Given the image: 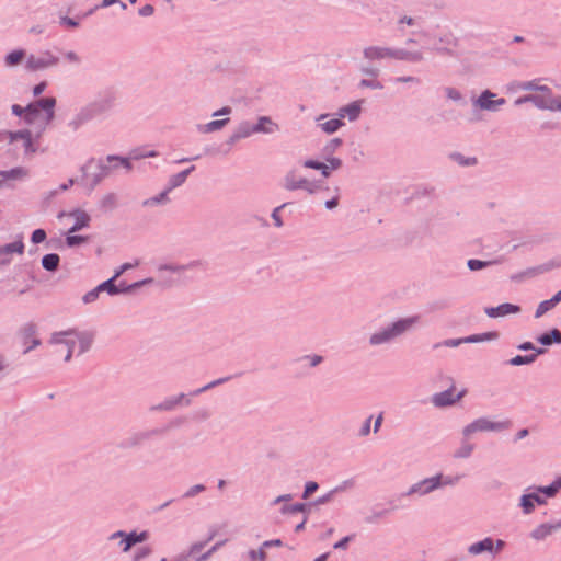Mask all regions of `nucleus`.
<instances>
[{"instance_id": "obj_1", "label": "nucleus", "mask_w": 561, "mask_h": 561, "mask_svg": "<svg viewBox=\"0 0 561 561\" xmlns=\"http://www.w3.org/2000/svg\"><path fill=\"white\" fill-rule=\"evenodd\" d=\"M93 336L90 333H79L75 330L58 332L51 336L50 342L55 344H66L68 347L65 360H69L75 351V344L79 343V353L88 351L92 344Z\"/></svg>"}, {"instance_id": "obj_2", "label": "nucleus", "mask_w": 561, "mask_h": 561, "mask_svg": "<svg viewBox=\"0 0 561 561\" xmlns=\"http://www.w3.org/2000/svg\"><path fill=\"white\" fill-rule=\"evenodd\" d=\"M56 100L45 98L25 107V121L28 124L39 122L42 126L48 125L54 118Z\"/></svg>"}, {"instance_id": "obj_3", "label": "nucleus", "mask_w": 561, "mask_h": 561, "mask_svg": "<svg viewBox=\"0 0 561 561\" xmlns=\"http://www.w3.org/2000/svg\"><path fill=\"white\" fill-rule=\"evenodd\" d=\"M417 321H419V317H416V316L399 320L396 323H393L391 328H389L380 333L374 334L370 337V343L371 344H380V343L387 342V341L402 334L407 330H409Z\"/></svg>"}, {"instance_id": "obj_4", "label": "nucleus", "mask_w": 561, "mask_h": 561, "mask_svg": "<svg viewBox=\"0 0 561 561\" xmlns=\"http://www.w3.org/2000/svg\"><path fill=\"white\" fill-rule=\"evenodd\" d=\"M510 422H493L488 419L481 417L467 425L463 428V435L466 437H469L477 432H496L507 428Z\"/></svg>"}, {"instance_id": "obj_5", "label": "nucleus", "mask_w": 561, "mask_h": 561, "mask_svg": "<svg viewBox=\"0 0 561 561\" xmlns=\"http://www.w3.org/2000/svg\"><path fill=\"white\" fill-rule=\"evenodd\" d=\"M24 253L23 237L20 236L15 241L0 247V265L9 264L14 254L22 255Z\"/></svg>"}, {"instance_id": "obj_6", "label": "nucleus", "mask_w": 561, "mask_h": 561, "mask_svg": "<svg viewBox=\"0 0 561 561\" xmlns=\"http://www.w3.org/2000/svg\"><path fill=\"white\" fill-rule=\"evenodd\" d=\"M58 62V58L53 56L49 53H46L42 57H36L34 55H30L26 58L25 67L31 71L41 70L50 66H55Z\"/></svg>"}, {"instance_id": "obj_7", "label": "nucleus", "mask_w": 561, "mask_h": 561, "mask_svg": "<svg viewBox=\"0 0 561 561\" xmlns=\"http://www.w3.org/2000/svg\"><path fill=\"white\" fill-rule=\"evenodd\" d=\"M364 56L367 59L376 60V59H383V58H408L407 56H403L400 51H393L386 47H377L371 46L364 49Z\"/></svg>"}, {"instance_id": "obj_8", "label": "nucleus", "mask_w": 561, "mask_h": 561, "mask_svg": "<svg viewBox=\"0 0 561 561\" xmlns=\"http://www.w3.org/2000/svg\"><path fill=\"white\" fill-rule=\"evenodd\" d=\"M534 96H537L543 103L536 104L538 107L561 111V99H553L551 91L546 85H540Z\"/></svg>"}, {"instance_id": "obj_9", "label": "nucleus", "mask_w": 561, "mask_h": 561, "mask_svg": "<svg viewBox=\"0 0 561 561\" xmlns=\"http://www.w3.org/2000/svg\"><path fill=\"white\" fill-rule=\"evenodd\" d=\"M285 187L289 191L294 190H306L309 193H313L316 187L307 179L298 176L295 172H290L285 178Z\"/></svg>"}, {"instance_id": "obj_10", "label": "nucleus", "mask_w": 561, "mask_h": 561, "mask_svg": "<svg viewBox=\"0 0 561 561\" xmlns=\"http://www.w3.org/2000/svg\"><path fill=\"white\" fill-rule=\"evenodd\" d=\"M466 394V389L461 390L457 396L454 394V387L433 396L432 401L436 407H446L460 400Z\"/></svg>"}, {"instance_id": "obj_11", "label": "nucleus", "mask_w": 561, "mask_h": 561, "mask_svg": "<svg viewBox=\"0 0 561 561\" xmlns=\"http://www.w3.org/2000/svg\"><path fill=\"white\" fill-rule=\"evenodd\" d=\"M440 479H442V476H436V477H433L430 479H425L422 482L413 485L410 489L409 494L416 493V492L422 493V494L428 493V492L437 489L439 485H442Z\"/></svg>"}, {"instance_id": "obj_12", "label": "nucleus", "mask_w": 561, "mask_h": 561, "mask_svg": "<svg viewBox=\"0 0 561 561\" xmlns=\"http://www.w3.org/2000/svg\"><path fill=\"white\" fill-rule=\"evenodd\" d=\"M495 96V94H493L492 92L490 91H484L480 96L479 99L477 100L476 104L482 108V110H489V111H493L495 110L497 106L500 105H503L505 103V100L504 99H497L495 101H493L492 99Z\"/></svg>"}, {"instance_id": "obj_13", "label": "nucleus", "mask_w": 561, "mask_h": 561, "mask_svg": "<svg viewBox=\"0 0 561 561\" xmlns=\"http://www.w3.org/2000/svg\"><path fill=\"white\" fill-rule=\"evenodd\" d=\"M485 312L491 318H499L504 317L510 313H517L519 312V307L512 304H502L497 307H492L485 309Z\"/></svg>"}, {"instance_id": "obj_14", "label": "nucleus", "mask_w": 561, "mask_h": 561, "mask_svg": "<svg viewBox=\"0 0 561 561\" xmlns=\"http://www.w3.org/2000/svg\"><path fill=\"white\" fill-rule=\"evenodd\" d=\"M497 336L496 333H485L482 335H471L469 337H466L465 340H449L445 342L446 346H458L461 342L466 343H474V342H482L485 340H492Z\"/></svg>"}, {"instance_id": "obj_15", "label": "nucleus", "mask_w": 561, "mask_h": 561, "mask_svg": "<svg viewBox=\"0 0 561 561\" xmlns=\"http://www.w3.org/2000/svg\"><path fill=\"white\" fill-rule=\"evenodd\" d=\"M70 216L75 218V225L69 230L70 233L87 227L90 222V216L83 210H76Z\"/></svg>"}, {"instance_id": "obj_16", "label": "nucleus", "mask_w": 561, "mask_h": 561, "mask_svg": "<svg viewBox=\"0 0 561 561\" xmlns=\"http://www.w3.org/2000/svg\"><path fill=\"white\" fill-rule=\"evenodd\" d=\"M468 550L471 554H479L485 551L493 552L494 541L492 538H485L479 542L471 545Z\"/></svg>"}, {"instance_id": "obj_17", "label": "nucleus", "mask_w": 561, "mask_h": 561, "mask_svg": "<svg viewBox=\"0 0 561 561\" xmlns=\"http://www.w3.org/2000/svg\"><path fill=\"white\" fill-rule=\"evenodd\" d=\"M22 332L25 340V344H27V342L31 341V345L26 347L25 353L41 344L39 340L36 339V328L34 324L25 325Z\"/></svg>"}, {"instance_id": "obj_18", "label": "nucleus", "mask_w": 561, "mask_h": 561, "mask_svg": "<svg viewBox=\"0 0 561 561\" xmlns=\"http://www.w3.org/2000/svg\"><path fill=\"white\" fill-rule=\"evenodd\" d=\"M543 504L545 500H542L537 493L525 494L522 497V507L526 514L530 513L535 507V504Z\"/></svg>"}, {"instance_id": "obj_19", "label": "nucleus", "mask_w": 561, "mask_h": 561, "mask_svg": "<svg viewBox=\"0 0 561 561\" xmlns=\"http://www.w3.org/2000/svg\"><path fill=\"white\" fill-rule=\"evenodd\" d=\"M360 113V102H353L344 107H342L339 112L340 118L347 117L350 121H354L358 117Z\"/></svg>"}, {"instance_id": "obj_20", "label": "nucleus", "mask_w": 561, "mask_h": 561, "mask_svg": "<svg viewBox=\"0 0 561 561\" xmlns=\"http://www.w3.org/2000/svg\"><path fill=\"white\" fill-rule=\"evenodd\" d=\"M277 128V126L268 118L261 117L259 123L252 128L253 133H272Z\"/></svg>"}, {"instance_id": "obj_21", "label": "nucleus", "mask_w": 561, "mask_h": 561, "mask_svg": "<svg viewBox=\"0 0 561 561\" xmlns=\"http://www.w3.org/2000/svg\"><path fill=\"white\" fill-rule=\"evenodd\" d=\"M538 342L543 345H550L552 343H561V333L559 330L553 329L550 333L542 334L538 337Z\"/></svg>"}, {"instance_id": "obj_22", "label": "nucleus", "mask_w": 561, "mask_h": 561, "mask_svg": "<svg viewBox=\"0 0 561 561\" xmlns=\"http://www.w3.org/2000/svg\"><path fill=\"white\" fill-rule=\"evenodd\" d=\"M342 125H343V122L341 118H332L324 123L319 124L320 128L327 134L335 133Z\"/></svg>"}, {"instance_id": "obj_23", "label": "nucleus", "mask_w": 561, "mask_h": 561, "mask_svg": "<svg viewBox=\"0 0 561 561\" xmlns=\"http://www.w3.org/2000/svg\"><path fill=\"white\" fill-rule=\"evenodd\" d=\"M554 526L551 525H540L536 529L533 530L531 537L536 540H541L548 537L554 529Z\"/></svg>"}, {"instance_id": "obj_24", "label": "nucleus", "mask_w": 561, "mask_h": 561, "mask_svg": "<svg viewBox=\"0 0 561 561\" xmlns=\"http://www.w3.org/2000/svg\"><path fill=\"white\" fill-rule=\"evenodd\" d=\"M59 264V256L57 254H46L42 259V265L47 271H55Z\"/></svg>"}, {"instance_id": "obj_25", "label": "nucleus", "mask_w": 561, "mask_h": 561, "mask_svg": "<svg viewBox=\"0 0 561 561\" xmlns=\"http://www.w3.org/2000/svg\"><path fill=\"white\" fill-rule=\"evenodd\" d=\"M25 58V51L22 49L13 50L5 57L7 66L13 67L19 65Z\"/></svg>"}, {"instance_id": "obj_26", "label": "nucleus", "mask_w": 561, "mask_h": 561, "mask_svg": "<svg viewBox=\"0 0 561 561\" xmlns=\"http://www.w3.org/2000/svg\"><path fill=\"white\" fill-rule=\"evenodd\" d=\"M195 169V167H191L175 175H173L170 180L171 188L180 186L183 184L187 178V175Z\"/></svg>"}, {"instance_id": "obj_27", "label": "nucleus", "mask_w": 561, "mask_h": 561, "mask_svg": "<svg viewBox=\"0 0 561 561\" xmlns=\"http://www.w3.org/2000/svg\"><path fill=\"white\" fill-rule=\"evenodd\" d=\"M26 175V171L22 168H15L10 171H1L0 176L2 181L20 179Z\"/></svg>"}, {"instance_id": "obj_28", "label": "nucleus", "mask_w": 561, "mask_h": 561, "mask_svg": "<svg viewBox=\"0 0 561 561\" xmlns=\"http://www.w3.org/2000/svg\"><path fill=\"white\" fill-rule=\"evenodd\" d=\"M558 302L554 301V297H552L551 299L549 300H545L539 304L537 310H536V313H535V317L536 318H540L541 316H543L547 311H549L550 309H552Z\"/></svg>"}, {"instance_id": "obj_29", "label": "nucleus", "mask_w": 561, "mask_h": 561, "mask_svg": "<svg viewBox=\"0 0 561 561\" xmlns=\"http://www.w3.org/2000/svg\"><path fill=\"white\" fill-rule=\"evenodd\" d=\"M115 279L116 278H114V276H113L112 278L103 282L102 284H100L98 286V290L107 291L111 295L117 294L118 289H117V287L114 284Z\"/></svg>"}, {"instance_id": "obj_30", "label": "nucleus", "mask_w": 561, "mask_h": 561, "mask_svg": "<svg viewBox=\"0 0 561 561\" xmlns=\"http://www.w3.org/2000/svg\"><path fill=\"white\" fill-rule=\"evenodd\" d=\"M23 139L25 149L28 151H33L32 149V139H31V133L28 130L25 131H19L12 135V140L15 139Z\"/></svg>"}, {"instance_id": "obj_31", "label": "nucleus", "mask_w": 561, "mask_h": 561, "mask_svg": "<svg viewBox=\"0 0 561 561\" xmlns=\"http://www.w3.org/2000/svg\"><path fill=\"white\" fill-rule=\"evenodd\" d=\"M536 356H537V354H531V355H527V356L517 355L510 360V364L513 366L529 364L535 360Z\"/></svg>"}, {"instance_id": "obj_32", "label": "nucleus", "mask_w": 561, "mask_h": 561, "mask_svg": "<svg viewBox=\"0 0 561 561\" xmlns=\"http://www.w3.org/2000/svg\"><path fill=\"white\" fill-rule=\"evenodd\" d=\"M127 536V540L134 546L136 543H139V542H144L145 540L148 539V533L147 531H141L139 534L133 531Z\"/></svg>"}, {"instance_id": "obj_33", "label": "nucleus", "mask_w": 561, "mask_h": 561, "mask_svg": "<svg viewBox=\"0 0 561 561\" xmlns=\"http://www.w3.org/2000/svg\"><path fill=\"white\" fill-rule=\"evenodd\" d=\"M561 488V479L554 481L552 484H550L547 488L540 489V491L548 497L553 496L559 489Z\"/></svg>"}, {"instance_id": "obj_34", "label": "nucleus", "mask_w": 561, "mask_h": 561, "mask_svg": "<svg viewBox=\"0 0 561 561\" xmlns=\"http://www.w3.org/2000/svg\"><path fill=\"white\" fill-rule=\"evenodd\" d=\"M228 119H218V121H211L206 125V130L214 131L220 129L222 126L226 125Z\"/></svg>"}, {"instance_id": "obj_35", "label": "nucleus", "mask_w": 561, "mask_h": 561, "mask_svg": "<svg viewBox=\"0 0 561 561\" xmlns=\"http://www.w3.org/2000/svg\"><path fill=\"white\" fill-rule=\"evenodd\" d=\"M46 239V232L43 229H36L32 233V242L41 243Z\"/></svg>"}, {"instance_id": "obj_36", "label": "nucleus", "mask_w": 561, "mask_h": 561, "mask_svg": "<svg viewBox=\"0 0 561 561\" xmlns=\"http://www.w3.org/2000/svg\"><path fill=\"white\" fill-rule=\"evenodd\" d=\"M117 536L124 537L121 543L123 545V551L127 552L133 547V545L127 540V536L123 531H117L113 534L112 538H115Z\"/></svg>"}, {"instance_id": "obj_37", "label": "nucleus", "mask_w": 561, "mask_h": 561, "mask_svg": "<svg viewBox=\"0 0 561 561\" xmlns=\"http://www.w3.org/2000/svg\"><path fill=\"white\" fill-rule=\"evenodd\" d=\"M489 263L480 260H469L468 267L472 271L481 270L485 267Z\"/></svg>"}, {"instance_id": "obj_38", "label": "nucleus", "mask_w": 561, "mask_h": 561, "mask_svg": "<svg viewBox=\"0 0 561 561\" xmlns=\"http://www.w3.org/2000/svg\"><path fill=\"white\" fill-rule=\"evenodd\" d=\"M84 241H85V238L81 237V236H68L67 239H66V243L69 247L78 245V244H80V243H82Z\"/></svg>"}, {"instance_id": "obj_39", "label": "nucleus", "mask_w": 561, "mask_h": 561, "mask_svg": "<svg viewBox=\"0 0 561 561\" xmlns=\"http://www.w3.org/2000/svg\"><path fill=\"white\" fill-rule=\"evenodd\" d=\"M250 557H251V559H252V560H254V561H256V560H259V561H264V560H265V558H266V553H265V551H264V548L262 547V548H261V549H259V550H252V551L250 552Z\"/></svg>"}, {"instance_id": "obj_40", "label": "nucleus", "mask_w": 561, "mask_h": 561, "mask_svg": "<svg viewBox=\"0 0 561 561\" xmlns=\"http://www.w3.org/2000/svg\"><path fill=\"white\" fill-rule=\"evenodd\" d=\"M100 293H101V290H98V287H95L93 290L87 293L83 296V301L85 304L93 302L98 298Z\"/></svg>"}, {"instance_id": "obj_41", "label": "nucleus", "mask_w": 561, "mask_h": 561, "mask_svg": "<svg viewBox=\"0 0 561 561\" xmlns=\"http://www.w3.org/2000/svg\"><path fill=\"white\" fill-rule=\"evenodd\" d=\"M525 102H533L535 104H543L540 100H538L537 96H534V94L519 98L518 100H516L515 104L519 105Z\"/></svg>"}, {"instance_id": "obj_42", "label": "nucleus", "mask_w": 561, "mask_h": 561, "mask_svg": "<svg viewBox=\"0 0 561 561\" xmlns=\"http://www.w3.org/2000/svg\"><path fill=\"white\" fill-rule=\"evenodd\" d=\"M517 88L520 90H534L537 92L540 85H538L535 81H527L519 83Z\"/></svg>"}, {"instance_id": "obj_43", "label": "nucleus", "mask_w": 561, "mask_h": 561, "mask_svg": "<svg viewBox=\"0 0 561 561\" xmlns=\"http://www.w3.org/2000/svg\"><path fill=\"white\" fill-rule=\"evenodd\" d=\"M318 490V484L316 482H308L305 488L304 499H308L313 492Z\"/></svg>"}, {"instance_id": "obj_44", "label": "nucleus", "mask_w": 561, "mask_h": 561, "mask_svg": "<svg viewBox=\"0 0 561 561\" xmlns=\"http://www.w3.org/2000/svg\"><path fill=\"white\" fill-rule=\"evenodd\" d=\"M150 553L151 549L149 547H144L136 552L134 561H139L141 558L148 557Z\"/></svg>"}, {"instance_id": "obj_45", "label": "nucleus", "mask_w": 561, "mask_h": 561, "mask_svg": "<svg viewBox=\"0 0 561 561\" xmlns=\"http://www.w3.org/2000/svg\"><path fill=\"white\" fill-rule=\"evenodd\" d=\"M138 265V262H135L134 264L131 263H125L123 264L118 271H116V273L114 274V278H118L125 271L129 270V268H133L135 266Z\"/></svg>"}, {"instance_id": "obj_46", "label": "nucleus", "mask_w": 561, "mask_h": 561, "mask_svg": "<svg viewBox=\"0 0 561 561\" xmlns=\"http://www.w3.org/2000/svg\"><path fill=\"white\" fill-rule=\"evenodd\" d=\"M305 508H306V505L299 503V504H295V505L285 507L284 512L285 513H298V512H304Z\"/></svg>"}, {"instance_id": "obj_47", "label": "nucleus", "mask_w": 561, "mask_h": 561, "mask_svg": "<svg viewBox=\"0 0 561 561\" xmlns=\"http://www.w3.org/2000/svg\"><path fill=\"white\" fill-rule=\"evenodd\" d=\"M108 161L110 162L117 161L122 167L126 168L127 170H129L131 168L129 160L125 159V158L108 157Z\"/></svg>"}, {"instance_id": "obj_48", "label": "nucleus", "mask_w": 561, "mask_h": 561, "mask_svg": "<svg viewBox=\"0 0 561 561\" xmlns=\"http://www.w3.org/2000/svg\"><path fill=\"white\" fill-rule=\"evenodd\" d=\"M322 164L321 162H318V161H314V160H306L304 162V165L306 168H310V169H316V170H319L322 168Z\"/></svg>"}, {"instance_id": "obj_49", "label": "nucleus", "mask_w": 561, "mask_h": 561, "mask_svg": "<svg viewBox=\"0 0 561 561\" xmlns=\"http://www.w3.org/2000/svg\"><path fill=\"white\" fill-rule=\"evenodd\" d=\"M154 12V9L151 4H146L144 5L140 10H139V13L142 15V16H149L151 15L152 13Z\"/></svg>"}, {"instance_id": "obj_50", "label": "nucleus", "mask_w": 561, "mask_h": 561, "mask_svg": "<svg viewBox=\"0 0 561 561\" xmlns=\"http://www.w3.org/2000/svg\"><path fill=\"white\" fill-rule=\"evenodd\" d=\"M226 380H228V378H225V379H218V380H216V381H213V382L208 383L207 386L203 387L202 389L197 390V391H196V393H201V392H203V391H205V390H207V389H210V388H213V387H215V386H217V385L222 383V382H224V381H226Z\"/></svg>"}, {"instance_id": "obj_51", "label": "nucleus", "mask_w": 561, "mask_h": 561, "mask_svg": "<svg viewBox=\"0 0 561 561\" xmlns=\"http://www.w3.org/2000/svg\"><path fill=\"white\" fill-rule=\"evenodd\" d=\"M342 162L340 159L337 158H331L328 160V165L330 167L331 170H336L341 167Z\"/></svg>"}, {"instance_id": "obj_52", "label": "nucleus", "mask_w": 561, "mask_h": 561, "mask_svg": "<svg viewBox=\"0 0 561 561\" xmlns=\"http://www.w3.org/2000/svg\"><path fill=\"white\" fill-rule=\"evenodd\" d=\"M204 485L202 484H197L195 486H193L190 491H187V493L185 494L186 496H194L195 494L204 491Z\"/></svg>"}, {"instance_id": "obj_53", "label": "nucleus", "mask_w": 561, "mask_h": 561, "mask_svg": "<svg viewBox=\"0 0 561 561\" xmlns=\"http://www.w3.org/2000/svg\"><path fill=\"white\" fill-rule=\"evenodd\" d=\"M279 209H280V207L275 208L273 214H272V218L274 219L275 225L277 227H280L283 225L280 216H279Z\"/></svg>"}, {"instance_id": "obj_54", "label": "nucleus", "mask_w": 561, "mask_h": 561, "mask_svg": "<svg viewBox=\"0 0 561 561\" xmlns=\"http://www.w3.org/2000/svg\"><path fill=\"white\" fill-rule=\"evenodd\" d=\"M446 93H447V96L449 99H453V100H459L460 99V93L457 90L453 89V88H448L446 90Z\"/></svg>"}, {"instance_id": "obj_55", "label": "nucleus", "mask_w": 561, "mask_h": 561, "mask_svg": "<svg viewBox=\"0 0 561 561\" xmlns=\"http://www.w3.org/2000/svg\"><path fill=\"white\" fill-rule=\"evenodd\" d=\"M60 23L68 27H77L78 26V22H76L75 20H72L70 18H62L60 20Z\"/></svg>"}, {"instance_id": "obj_56", "label": "nucleus", "mask_w": 561, "mask_h": 561, "mask_svg": "<svg viewBox=\"0 0 561 561\" xmlns=\"http://www.w3.org/2000/svg\"><path fill=\"white\" fill-rule=\"evenodd\" d=\"M167 196V192H163L160 194L159 197H154V198H151V199H148L145 202V205H151V204H157V203H160L161 201H163Z\"/></svg>"}, {"instance_id": "obj_57", "label": "nucleus", "mask_w": 561, "mask_h": 561, "mask_svg": "<svg viewBox=\"0 0 561 561\" xmlns=\"http://www.w3.org/2000/svg\"><path fill=\"white\" fill-rule=\"evenodd\" d=\"M350 539H351V537H344L342 540H340L339 542H336L334 545V549H344V548H346Z\"/></svg>"}, {"instance_id": "obj_58", "label": "nucleus", "mask_w": 561, "mask_h": 561, "mask_svg": "<svg viewBox=\"0 0 561 561\" xmlns=\"http://www.w3.org/2000/svg\"><path fill=\"white\" fill-rule=\"evenodd\" d=\"M45 88H46L45 82H41L39 84L35 85L34 90H33L34 95H39L45 90Z\"/></svg>"}, {"instance_id": "obj_59", "label": "nucleus", "mask_w": 561, "mask_h": 561, "mask_svg": "<svg viewBox=\"0 0 561 561\" xmlns=\"http://www.w3.org/2000/svg\"><path fill=\"white\" fill-rule=\"evenodd\" d=\"M12 112L18 116H22L23 114L25 115V108L18 104L12 106Z\"/></svg>"}, {"instance_id": "obj_60", "label": "nucleus", "mask_w": 561, "mask_h": 561, "mask_svg": "<svg viewBox=\"0 0 561 561\" xmlns=\"http://www.w3.org/2000/svg\"><path fill=\"white\" fill-rule=\"evenodd\" d=\"M370 421H371V417H368L362 428V435H368L369 434V431H370Z\"/></svg>"}, {"instance_id": "obj_61", "label": "nucleus", "mask_w": 561, "mask_h": 561, "mask_svg": "<svg viewBox=\"0 0 561 561\" xmlns=\"http://www.w3.org/2000/svg\"><path fill=\"white\" fill-rule=\"evenodd\" d=\"M272 546L279 547V546H282V541L279 539H275V540H267L263 543V548L272 547Z\"/></svg>"}, {"instance_id": "obj_62", "label": "nucleus", "mask_w": 561, "mask_h": 561, "mask_svg": "<svg viewBox=\"0 0 561 561\" xmlns=\"http://www.w3.org/2000/svg\"><path fill=\"white\" fill-rule=\"evenodd\" d=\"M66 58L69 60V61H72V62H78L79 61V57L72 53V51H69L66 54Z\"/></svg>"}, {"instance_id": "obj_63", "label": "nucleus", "mask_w": 561, "mask_h": 561, "mask_svg": "<svg viewBox=\"0 0 561 561\" xmlns=\"http://www.w3.org/2000/svg\"><path fill=\"white\" fill-rule=\"evenodd\" d=\"M382 413L378 415V417L376 419L375 421V426H374V431L375 432H378V430L380 428L381 426V423H382Z\"/></svg>"}, {"instance_id": "obj_64", "label": "nucleus", "mask_w": 561, "mask_h": 561, "mask_svg": "<svg viewBox=\"0 0 561 561\" xmlns=\"http://www.w3.org/2000/svg\"><path fill=\"white\" fill-rule=\"evenodd\" d=\"M320 170L324 178H328L330 175V167L328 164L323 163Z\"/></svg>"}]
</instances>
